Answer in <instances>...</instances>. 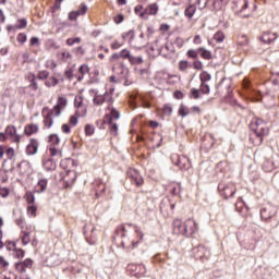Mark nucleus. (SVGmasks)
<instances>
[{
	"label": "nucleus",
	"instance_id": "1",
	"mask_svg": "<svg viewBox=\"0 0 279 279\" xmlns=\"http://www.w3.org/2000/svg\"><path fill=\"white\" fill-rule=\"evenodd\" d=\"M250 130L252 132L250 141H253V145H263V138L269 134V128L265 120L255 118L250 123Z\"/></svg>",
	"mask_w": 279,
	"mask_h": 279
},
{
	"label": "nucleus",
	"instance_id": "2",
	"mask_svg": "<svg viewBox=\"0 0 279 279\" xmlns=\"http://www.w3.org/2000/svg\"><path fill=\"white\" fill-rule=\"evenodd\" d=\"M192 254L196 260H201L202 263H206V260L210 258V250L204 244H198L197 246L193 247Z\"/></svg>",
	"mask_w": 279,
	"mask_h": 279
},
{
	"label": "nucleus",
	"instance_id": "3",
	"mask_svg": "<svg viewBox=\"0 0 279 279\" xmlns=\"http://www.w3.org/2000/svg\"><path fill=\"white\" fill-rule=\"evenodd\" d=\"M218 191L225 199H230V197H234V193H236V186L234 183H225L220 182L218 184Z\"/></svg>",
	"mask_w": 279,
	"mask_h": 279
},
{
	"label": "nucleus",
	"instance_id": "4",
	"mask_svg": "<svg viewBox=\"0 0 279 279\" xmlns=\"http://www.w3.org/2000/svg\"><path fill=\"white\" fill-rule=\"evenodd\" d=\"M59 175L61 182H63V189H71L75 184V180H77V172L74 170H68L65 173L60 172Z\"/></svg>",
	"mask_w": 279,
	"mask_h": 279
},
{
	"label": "nucleus",
	"instance_id": "5",
	"mask_svg": "<svg viewBox=\"0 0 279 279\" xmlns=\"http://www.w3.org/2000/svg\"><path fill=\"white\" fill-rule=\"evenodd\" d=\"M244 90H246V95L248 99L252 101H260L263 99V96L256 92L254 88H252V84L250 83V80L245 78L242 84Z\"/></svg>",
	"mask_w": 279,
	"mask_h": 279
},
{
	"label": "nucleus",
	"instance_id": "6",
	"mask_svg": "<svg viewBox=\"0 0 279 279\" xmlns=\"http://www.w3.org/2000/svg\"><path fill=\"white\" fill-rule=\"evenodd\" d=\"M84 235L89 245H95L97 243V228L93 225H86L84 227Z\"/></svg>",
	"mask_w": 279,
	"mask_h": 279
},
{
	"label": "nucleus",
	"instance_id": "7",
	"mask_svg": "<svg viewBox=\"0 0 279 279\" xmlns=\"http://www.w3.org/2000/svg\"><path fill=\"white\" fill-rule=\"evenodd\" d=\"M183 230V236L189 239L199 230V227H197V222L194 219L189 218L184 221Z\"/></svg>",
	"mask_w": 279,
	"mask_h": 279
},
{
	"label": "nucleus",
	"instance_id": "8",
	"mask_svg": "<svg viewBox=\"0 0 279 279\" xmlns=\"http://www.w3.org/2000/svg\"><path fill=\"white\" fill-rule=\"evenodd\" d=\"M278 213V208L271 204H267L262 207L260 209V218L263 221H267L268 219H271L272 217H276V214Z\"/></svg>",
	"mask_w": 279,
	"mask_h": 279
},
{
	"label": "nucleus",
	"instance_id": "9",
	"mask_svg": "<svg viewBox=\"0 0 279 279\" xmlns=\"http://www.w3.org/2000/svg\"><path fill=\"white\" fill-rule=\"evenodd\" d=\"M101 123L102 125H109V131L112 136H117L119 134V124L109 118L108 114L105 116L104 120L98 121V124Z\"/></svg>",
	"mask_w": 279,
	"mask_h": 279
},
{
	"label": "nucleus",
	"instance_id": "10",
	"mask_svg": "<svg viewBox=\"0 0 279 279\" xmlns=\"http://www.w3.org/2000/svg\"><path fill=\"white\" fill-rule=\"evenodd\" d=\"M126 175L129 179H131L132 184H135V186H143V177L137 172L136 169L128 170Z\"/></svg>",
	"mask_w": 279,
	"mask_h": 279
},
{
	"label": "nucleus",
	"instance_id": "11",
	"mask_svg": "<svg viewBox=\"0 0 279 279\" xmlns=\"http://www.w3.org/2000/svg\"><path fill=\"white\" fill-rule=\"evenodd\" d=\"M259 40L262 43H264L265 45H271V43H275V40H278V33H274L271 31H266L259 37Z\"/></svg>",
	"mask_w": 279,
	"mask_h": 279
},
{
	"label": "nucleus",
	"instance_id": "12",
	"mask_svg": "<svg viewBox=\"0 0 279 279\" xmlns=\"http://www.w3.org/2000/svg\"><path fill=\"white\" fill-rule=\"evenodd\" d=\"M39 145L40 143H38V140L31 138L28 145L26 146L27 156H36V154H38Z\"/></svg>",
	"mask_w": 279,
	"mask_h": 279
},
{
	"label": "nucleus",
	"instance_id": "13",
	"mask_svg": "<svg viewBox=\"0 0 279 279\" xmlns=\"http://www.w3.org/2000/svg\"><path fill=\"white\" fill-rule=\"evenodd\" d=\"M172 232L177 236H184V222L181 219H174L172 223Z\"/></svg>",
	"mask_w": 279,
	"mask_h": 279
},
{
	"label": "nucleus",
	"instance_id": "14",
	"mask_svg": "<svg viewBox=\"0 0 279 279\" xmlns=\"http://www.w3.org/2000/svg\"><path fill=\"white\" fill-rule=\"evenodd\" d=\"M43 167L45 171H56V169H58V163L51 157H44Z\"/></svg>",
	"mask_w": 279,
	"mask_h": 279
},
{
	"label": "nucleus",
	"instance_id": "15",
	"mask_svg": "<svg viewBox=\"0 0 279 279\" xmlns=\"http://www.w3.org/2000/svg\"><path fill=\"white\" fill-rule=\"evenodd\" d=\"M158 14V4L153 3L146 7L144 12L140 13L141 19H147V16Z\"/></svg>",
	"mask_w": 279,
	"mask_h": 279
},
{
	"label": "nucleus",
	"instance_id": "16",
	"mask_svg": "<svg viewBox=\"0 0 279 279\" xmlns=\"http://www.w3.org/2000/svg\"><path fill=\"white\" fill-rule=\"evenodd\" d=\"M4 134L7 136L13 137V143H21V135L16 134V126L8 125L5 128Z\"/></svg>",
	"mask_w": 279,
	"mask_h": 279
},
{
	"label": "nucleus",
	"instance_id": "17",
	"mask_svg": "<svg viewBox=\"0 0 279 279\" xmlns=\"http://www.w3.org/2000/svg\"><path fill=\"white\" fill-rule=\"evenodd\" d=\"M49 184V181L45 178H39L37 185L35 187V193H45L47 191V186Z\"/></svg>",
	"mask_w": 279,
	"mask_h": 279
},
{
	"label": "nucleus",
	"instance_id": "18",
	"mask_svg": "<svg viewBox=\"0 0 279 279\" xmlns=\"http://www.w3.org/2000/svg\"><path fill=\"white\" fill-rule=\"evenodd\" d=\"M179 169H181V171H189L191 169V159L186 156H181Z\"/></svg>",
	"mask_w": 279,
	"mask_h": 279
},
{
	"label": "nucleus",
	"instance_id": "19",
	"mask_svg": "<svg viewBox=\"0 0 279 279\" xmlns=\"http://www.w3.org/2000/svg\"><path fill=\"white\" fill-rule=\"evenodd\" d=\"M27 81L29 82L28 88L31 90H37L38 89V81H36V74L29 73L27 76Z\"/></svg>",
	"mask_w": 279,
	"mask_h": 279
},
{
	"label": "nucleus",
	"instance_id": "20",
	"mask_svg": "<svg viewBox=\"0 0 279 279\" xmlns=\"http://www.w3.org/2000/svg\"><path fill=\"white\" fill-rule=\"evenodd\" d=\"M44 125L48 129L53 125V110L48 111V113L44 116Z\"/></svg>",
	"mask_w": 279,
	"mask_h": 279
},
{
	"label": "nucleus",
	"instance_id": "21",
	"mask_svg": "<svg viewBox=\"0 0 279 279\" xmlns=\"http://www.w3.org/2000/svg\"><path fill=\"white\" fill-rule=\"evenodd\" d=\"M198 53L203 60H213V52L204 47L198 48Z\"/></svg>",
	"mask_w": 279,
	"mask_h": 279
},
{
	"label": "nucleus",
	"instance_id": "22",
	"mask_svg": "<svg viewBox=\"0 0 279 279\" xmlns=\"http://www.w3.org/2000/svg\"><path fill=\"white\" fill-rule=\"evenodd\" d=\"M195 12H197V7L195 4H190L185 9L184 15L191 21V19H193V16L195 15Z\"/></svg>",
	"mask_w": 279,
	"mask_h": 279
},
{
	"label": "nucleus",
	"instance_id": "23",
	"mask_svg": "<svg viewBox=\"0 0 279 279\" xmlns=\"http://www.w3.org/2000/svg\"><path fill=\"white\" fill-rule=\"evenodd\" d=\"M17 167L20 168L21 173H27L32 169V163L27 160L21 161Z\"/></svg>",
	"mask_w": 279,
	"mask_h": 279
},
{
	"label": "nucleus",
	"instance_id": "24",
	"mask_svg": "<svg viewBox=\"0 0 279 279\" xmlns=\"http://www.w3.org/2000/svg\"><path fill=\"white\" fill-rule=\"evenodd\" d=\"M93 101H94L95 106H104V104H106V94L99 95L96 93Z\"/></svg>",
	"mask_w": 279,
	"mask_h": 279
},
{
	"label": "nucleus",
	"instance_id": "25",
	"mask_svg": "<svg viewBox=\"0 0 279 279\" xmlns=\"http://www.w3.org/2000/svg\"><path fill=\"white\" fill-rule=\"evenodd\" d=\"M26 136H32L38 132V124H28L24 130Z\"/></svg>",
	"mask_w": 279,
	"mask_h": 279
},
{
	"label": "nucleus",
	"instance_id": "26",
	"mask_svg": "<svg viewBox=\"0 0 279 279\" xmlns=\"http://www.w3.org/2000/svg\"><path fill=\"white\" fill-rule=\"evenodd\" d=\"M58 84H60V80L56 76H51L45 82V86H47V88L56 87Z\"/></svg>",
	"mask_w": 279,
	"mask_h": 279
},
{
	"label": "nucleus",
	"instance_id": "27",
	"mask_svg": "<svg viewBox=\"0 0 279 279\" xmlns=\"http://www.w3.org/2000/svg\"><path fill=\"white\" fill-rule=\"evenodd\" d=\"M190 114L191 112H189V108L184 104H181L179 108V117L184 119V117H189Z\"/></svg>",
	"mask_w": 279,
	"mask_h": 279
},
{
	"label": "nucleus",
	"instance_id": "28",
	"mask_svg": "<svg viewBox=\"0 0 279 279\" xmlns=\"http://www.w3.org/2000/svg\"><path fill=\"white\" fill-rule=\"evenodd\" d=\"M186 56L192 60H197L199 58V48L187 50Z\"/></svg>",
	"mask_w": 279,
	"mask_h": 279
},
{
	"label": "nucleus",
	"instance_id": "29",
	"mask_svg": "<svg viewBox=\"0 0 279 279\" xmlns=\"http://www.w3.org/2000/svg\"><path fill=\"white\" fill-rule=\"evenodd\" d=\"M25 199H26L27 204H29V205L34 204V202H36V196L34 195V192L26 191Z\"/></svg>",
	"mask_w": 279,
	"mask_h": 279
},
{
	"label": "nucleus",
	"instance_id": "30",
	"mask_svg": "<svg viewBox=\"0 0 279 279\" xmlns=\"http://www.w3.org/2000/svg\"><path fill=\"white\" fill-rule=\"evenodd\" d=\"M199 80L203 84H206V82H210V80H213V76L210 75V73L203 71L199 74Z\"/></svg>",
	"mask_w": 279,
	"mask_h": 279
},
{
	"label": "nucleus",
	"instance_id": "31",
	"mask_svg": "<svg viewBox=\"0 0 279 279\" xmlns=\"http://www.w3.org/2000/svg\"><path fill=\"white\" fill-rule=\"evenodd\" d=\"M48 143L51 145H60V137L56 133L50 134L48 137Z\"/></svg>",
	"mask_w": 279,
	"mask_h": 279
},
{
	"label": "nucleus",
	"instance_id": "32",
	"mask_svg": "<svg viewBox=\"0 0 279 279\" xmlns=\"http://www.w3.org/2000/svg\"><path fill=\"white\" fill-rule=\"evenodd\" d=\"M202 98V93L197 88H192L190 90V99H201Z\"/></svg>",
	"mask_w": 279,
	"mask_h": 279
},
{
	"label": "nucleus",
	"instance_id": "33",
	"mask_svg": "<svg viewBox=\"0 0 279 279\" xmlns=\"http://www.w3.org/2000/svg\"><path fill=\"white\" fill-rule=\"evenodd\" d=\"M162 112L166 117H171L173 114V107L169 104L163 105Z\"/></svg>",
	"mask_w": 279,
	"mask_h": 279
},
{
	"label": "nucleus",
	"instance_id": "34",
	"mask_svg": "<svg viewBox=\"0 0 279 279\" xmlns=\"http://www.w3.org/2000/svg\"><path fill=\"white\" fill-rule=\"evenodd\" d=\"M80 16H84V14H86V12H88V5H86V3H81L78 7V10L75 11Z\"/></svg>",
	"mask_w": 279,
	"mask_h": 279
},
{
	"label": "nucleus",
	"instance_id": "35",
	"mask_svg": "<svg viewBox=\"0 0 279 279\" xmlns=\"http://www.w3.org/2000/svg\"><path fill=\"white\" fill-rule=\"evenodd\" d=\"M125 232H128V230L125 229V226H123V225L118 227L116 230L117 236H121L122 239L126 236Z\"/></svg>",
	"mask_w": 279,
	"mask_h": 279
},
{
	"label": "nucleus",
	"instance_id": "36",
	"mask_svg": "<svg viewBox=\"0 0 279 279\" xmlns=\"http://www.w3.org/2000/svg\"><path fill=\"white\" fill-rule=\"evenodd\" d=\"M226 39V35L223 34V32L218 31L215 35H214V40H216V43H223V40Z\"/></svg>",
	"mask_w": 279,
	"mask_h": 279
},
{
	"label": "nucleus",
	"instance_id": "37",
	"mask_svg": "<svg viewBox=\"0 0 279 279\" xmlns=\"http://www.w3.org/2000/svg\"><path fill=\"white\" fill-rule=\"evenodd\" d=\"M109 118H111V121H114V119H120L121 113L116 108H111L110 114H108Z\"/></svg>",
	"mask_w": 279,
	"mask_h": 279
},
{
	"label": "nucleus",
	"instance_id": "38",
	"mask_svg": "<svg viewBox=\"0 0 279 279\" xmlns=\"http://www.w3.org/2000/svg\"><path fill=\"white\" fill-rule=\"evenodd\" d=\"M66 104H69V101L66 100V98L64 96L58 97L57 106H59V108H66Z\"/></svg>",
	"mask_w": 279,
	"mask_h": 279
},
{
	"label": "nucleus",
	"instance_id": "39",
	"mask_svg": "<svg viewBox=\"0 0 279 279\" xmlns=\"http://www.w3.org/2000/svg\"><path fill=\"white\" fill-rule=\"evenodd\" d=\"M80 43H82V38H80V37L68 38V39H66V45H68L69 47H73V45H80Z\"/></svg>",
	"mask_w": 279,
	"mask_h": 279
},
{
	"label": "nucleus",
	"instance_id": "40",
	"mask_svg": "<svg viewBox=\"0 0 279 279\" xmlns=\"http://www.w3.org/2000/svg\"><path fill=\"white\" fill-rule=\"evenodd\" d=\"M15 269L23 276H25V271H27V268L21 262L15 263Z\"/></svg>",
	"mask_w": 279,
	"mask_h": 279
},
{
	"label": "nucleus",
	"instance_id": "41",
	"mask_svg": "<svg viewBox=\"0 0 279 279\" xmlns=\"http://www.w3.org/2000/svg\"><path fill=\"white\" fill-rule=\"evenodd\" d=\"M129 61L131 64H143V57H134L131 54Z\"/></svg>",
	"mask_w": 279,
	"mask_h": 279
},
{
	"label": "nucleus",
	"instance_id": "42",
	"mask_svg": "<svg viewBox=\"0 0 279 279\" xmlns=\"http://www.w3.org/2000/svg\"><path fill=\"white\" fill-rule=\"evenodd\" d=\"M32 239L29 238V232L24 231L22 235V243L23 245H29Z\"/></svg>",
	"mask_w": 279,
	"mask_h": 279
},
{
	"label": "nucleus",
	"instance_id": "43",
	"mask_svg": "<svg viewBox=\"0 0 279 279\" xmlns=\"http://www.w3.org/2000/svg\"><path fill=\"white\" fill-rule=\"evenodd\" d=\"M19 25H16V29H25L27 27V19L23 17L17 20Z\"/></svg>",
	"mask_w": 279,
	"mask_h": 279
},
{
	"label": "nucleus",
	"instance_id": "44",
	"mask_svg": "<svg viewBox=\"0 0 279 279\" xmlns=\"http://www.w3.org/2000/svg\"><path fill=\"white\" fill-rule=\"evenodd\" d=\"M26 269H32L34 267V260L32 258H26L23 262H20Z\"/></svg>",
	"mask_w": 279,
	"mask_h": 279
},
{
	"label": "nucleus",
	"instance_id": "45",
	"mask_svg": "<svg viewBox=\"0 0 279 279\" xmlns=\"http://www.w3.org/2000/svg\"><path fill=\"white\" fill-rule=\"evenodd\" d=\"M49 78V71L47 70H44V71H39L38 74H37V80H41V81H45Z\"/></svg>",
	"mask_w": 279,
	"mask_h": 279
},
{
	"label": "nucleus",
	"instance_id": "46",
	"mask_svg": "<svg viewBox=\"0 0 279 279\" xmlns=\"http://www.w3.org/2000/svg\"><path fill=\"white\" fill-rule=\"evenodd\" d=\"M199 90L203 95H208L210 93V86L206 83H201Z\"/></svg>",
	"mask_w": 279,
	"mask_h": 279
},
{
	"label": "nucleus",
	"instance_id": "47",
	"mask_svg": "<svg viewBox=\"0 0 279 279\" xmlns=\"http://www.w3.org/2000/svg\"><path fill=\"white\" fill-rule=\"evenodd\" d=\"M85 134L87 136H93V134H95V126L92 124H86L85 125Z\"/></svg>",
	"mask_w": 279,
	"mask_h": 279
},
{
	"label": "nucleus",
	"instance_id": "48",
	"mask_svg": "<svg viewBox=\"0 0 279 279\" xmlns=\"http://www.w3.org/2000/svg\"><path fill=\"white\" fill-rule=\"evenodd\" d=\"M172 162L175 165V167H180V162L182 160V156L174 154L171 156Z\"/></svg>",
	"mask_w": 279,
	"mask_h": 279
},
{
	"label": "nucleus",
	"instance_id": "49",
	"mask_svg": "<svg viewBox=\"0 0 279 279\" xmlns=\"http://www.w3.org/2000/svg\"><path fill=\"white\" fill-rule=\"evenodd\" d=\"M17 43L25 45V43H27V35L25 33H20L17 35Z\"/></svg>",
	"mask_w": 279,
	"mask_h": 279
},
{
	"label": "nucleus",
	"instance_id": "50",
	"mask_svg": "<svg viewBox=\"0 0 279 279\" xmlns=\"http://www.w3.org/2000/svg\"><path fill=\"white\" fill-rule=\"evenodd\" d=\"M49 151H50V156L52 157L60 156V158H62V151H60L58 148L50 147Z\"/></svg>",
	"mask_w": 279,
	"mask_h": 279
},
{
	"label": "nucleus",
	"instance_id": "51",
	"mask_svg": "<svg viewBox=\"0 0 279 279\" xmlns=\"http://www.w3.org/2000/svg\"><path fill=\"white\" fill-rule=\"evenodd\" d=\"M189 69V61L182 60L179 62V70L186 71Z\"/></svg>",
	"mask_w": 279,
	"mask_h": 279
},
{
	"label": "nucleus",
	"instance_id": "52",
	"mask_svg": "<svg viewBox=\"0 0 279 279\" xmlns=\"http://www.w3.org/2000/svg\"><path fill=\"white\" fill-rule=\"evenodd\" d=\"M68 19L69 21H77V19H80V13L72 11L69 13Z\"/></svg>",
	"mask_w": 279,
	"mask_h": 279
},
{
	"label": "nucleus",
	"instance_id": "53",
	"mask_svg": "<svg viewBox=\"0 0 279 279\" xmlns=\"http://www.w3.org/2000/svg\"><path fill=\"white\" fill-rule=\"evenodd\" d=\"M193 69L196 71H202V69H204V63H202L201 60H196L193 62Z\"/></svg>",
	"mask_w": 279,
	"mask_h": 279
},
{
	"label": "nucleus",
	"instance_id": "54",
	"mask_svg": "<svg viewBox=\"0 0 279 279\" xmlns=\"http://www.w3.org/2000/svg\"><path fill=\"white\" fill-rule=\"evenodd\" d=\"M171 193L172 195H175V196L180 195V193H182V185L178 184L173 186L171 190Z\"/></svg>",
	"mask_w": 279,
	"mask_h": 279
},
{
	"label": "nucleus",
	"instance_id": "55",
	"mask_svg": "<svg viewBox=\"0 0 279 279\" xmlns=\"http://www.w3.org/2000/svg\"><path fill=\"white\" fill-rule=\"evenodd\" d=\"M128 36H130V40H134V38H135L134 29H131V31L124 33L122 35L123 40H125V38H128Z\"/></svg>",
	"mask_w": 279,
	"mask_h": 279
},
{
	"label": "nucleus",
	"instance_id": "56",
	"mask_svg": "<svg viewBox=\"0 0 279 279\" xmlns=\"http://www.w3.org/2000/svg\"><path fill=\"white\" fill-rule=\"evenodd\" d=\"M16 258H25V251L23 248H14Z\"/></svg>",
	"mask_w": 279,
	"mask_h": 279
},
{
	"label": "nucleus",
	"instance_id": "57",
	"mask_svg": "<svg viewBox=\"0 0 279 279\" xmlns=\"http://www.w3.org/2000/svg\"><path fill=\"white\" fill-rule=\"evenodd\" d=\"M90 69L86 64H83L78 68V73H81V75H86V73H88Z\"/></svg>",
	"mask_w": 279,
	"mask_h": 279
},
{
	"label": "nucleus",
	"instance_id": "58",
	"mask_svg": "<svg viewBox=\"0 0 279 279\" xmlns=\"http://www.w3.org/2000/svg\"><path fill=\"white\" fill-rule=\"evenodd\" d=\"M131 57H132V54L130 53V51L128 49H123L120 52V58H124L126 60H130Z\"/></svg>",
	"mask_w": 279,
	"mask_h": 279
},
{
	"label": "nucleus",
	"instance_id": "59",
	"mask_svg": "<svg viewBox=\"0 0 279 279\" xmlns=\"http://www.w3.org/2000/svg\"><path fill=\"white\" fill-rule=\"evenodd\" d=\"M0 195H1V197H9L10 196V189L0 187Z\"/></svg>",
	"mask_w": 279,
	"mask_h": 279
},
{
	"label": "nucleus",
	"instance_id": "60",
	"mask_svg": "<svg viewBox=\"0 0 279 279\" xmlns=\"http://www.w3.org/2000/svg\"><path fill=\"white\" fill-rule=\"evenodd\" d=\"M61 131L63 132V134H71V125H69L66 123L62 124Z\"/></svg>",
	"mask_w": 279,
	"mask_h": 279
},
{
	"label": "nucleus",
	"instance_id": "61",
	"mask_svg": "<svg viewBox=\"0 0 279 279\" xmlns=\"http://www.w3.org/2000/svg\"><path fill=\"white\" fill-rule=\"evenodd\" d=\"M124 19L125 16L123 14H118L113 21L117 25H120V23H123Z\"/></svg>",
	"mask_w": 279,
	"mask_h": 279
},
{
	"label": "nucleus",
	"instance_id": "62",
	"mask_svg": "<svg viewBox=\"0 0 279 279\" xmlns=\"http://www.w3.org/2000/svg\"><path fill=\"white\" fill-rule=\"evenodd\" d=\"M126 269H128V271H135L137 274L138 265L137 264H129Z\"/></svg>",
	"mask_w": 279,
	"mask_h": 279
},
{
	"label": "nucleus",
	"instance_id": "63",
	"mask_svg": "<svg viewBox=\"0 0 279 279\" xmlns=\"http://www.w3.org/2000/svg\"><path fill=\"white\" fill-rule=\"evenodd\" d=\"M7 156H8L9 160H12L14 158V148L9 147L7 149Z\"/></svg>",
	"mask_w": 279,
	"mask_h": 279
},
{
	"label": "nucleus",
	"instance_id": "64",
	"mask_svg": "<svg viewBox=\"0 0 279 279\" xmlns=\"http://www.w3.org/2000/svg\"><path fill=\"white\" fill-rule=\"evenodd\" d=\"M274 86H279V73L275 74L272 78Z\"/></svg>",
	"mask_w": 279,
	"mask_h": 279
}]
</instances>
